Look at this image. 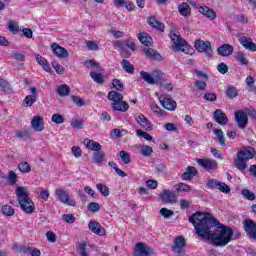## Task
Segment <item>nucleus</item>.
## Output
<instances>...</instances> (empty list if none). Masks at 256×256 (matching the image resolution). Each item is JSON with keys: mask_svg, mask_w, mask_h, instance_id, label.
Here are the masks:
<instances>
[{"mask_svg": "<svg viewBox=\"0 0 256 256\" xmlns=\"http://www.w3.org/2000/svg\"><path fill=\"white\" fill-rule=\"evenodd\" d=\"M188 221L194 225L198 237L207 239L215 247H225L233 239V229L221 224L210 213L196 212Z\"/></svg>", "mask_w": 256, "mask_h": 256, "instance_id": "nucleus-1", "label": "nucleus"}, {"mask_svg": "<svg viewBox=\"0 0 256 256\" xmlns=\"http://www.w3.org/2000/svg\"><path fill=\"white\" fill-rule=\"evenodd\" d=\"M15 193L20 209H22L26 215L35 213V202L29 197V190H27V187L19 186L16 188Z\"/></svg>", "mask_w": 256, "mask_h": 256, "instance_id": "nucleus-2", "label": "nucleus"}, {"mask_svg": "<svg viewBox=\"0 0 256 256\" xmlns=\"http://www.w3.org/2000/svg\"><path fill=\"white\" fill-rule=\"evenodd\" d=\"M256 152L255 148L247 147L241 150H238L237 157L234 160V167L238 169L241 173H245V169H247V161L253 159L255 157Z\"/></svg>", "mask_w": 256, "mask_h": 256, "instance_id": "nucleus-3", "label": "nucleus"}, {"mask_svg": "<svg viewBox=\"0 0 256 256\" xmlns=\"http://www.w3.org/2000/svg\"><path fill=\"white\" fill-rule=\"evenodd\" d=\"M170 39L172 43H174L176 51H182L188 55L193 51V48L187 44V41H185L181 35L175 32H170Z\"/></svg>", "mask_w": 256, "mask_h": 256, "instance_id": "nucleus-4", "label": "nucleus"}, {"mask_svg": "<svg viewBox=\"0 0 256 256\" xmlns=\"http://www.w3.org/2000/svg\"><path fill=\"white\" fill-rule=\"evenodd\" d=\"M114 47H119V49H121V56L124 59H127L130 55L131 52H129L128 49H130L131 51H135V42H133V40H131V38H128L126 40H116L113 43Z\"/></svg>", "mask_w": 256, "mask_h": 256, "instance_id": "nucleus-5", "label": "nucleus"}, {"mask_svg": "<svg viewBox=\"0 0 256 256\" xmlns=\"http://www.w3.org/2000/svg\"><path fill=\"white\" fill-rule=\"evenodd\" d=\"M55 195L57 201H60V203H63L64 205H69V207H75L77 205V202L71 199V196H69L67 190L57 188L55 190Z\"/></svg>", "mask_w": 256, "mask_h": 256, "instance_id": "nucleus-6", "label": "nucleus"}, {"mask_svg": "<svg viewBox=\"0 0 256 256\" xmlns=\"http://www.w3.org/2000/svg\"><path fill=\"white\" fill-rule=\"evenodd\" d=\"M194 47L199 53H206L207 57L213 55V48H211V42L209 41L196 40Z\"/></svg>", "mask_w": 256, "mask_h": 256, "instance_id": "nucleus-7", "label": "nucleus"}, {"mask_svg": "<svg viewBox=\"0 0 256 256\" xmlns=\"http://www.w3.org/2000/svg\"><path fill=\"white\" fill-rule=\"evenodd\" d=\"M243 229L249 239H256V223L252 219L243 221Z\"/></svg>", "mask_w": 256, "mask_h": 256, "instance_id": "nucleus-8", "label": "nucleus"}, {"mask_svg": "<svg viewBox=\"0 0 256 256\" xmlns=\"http://www.w3.org/2000/svg\"><path fill=\"white\" fill-rule=\"evenodd\" d=\"M159 101H160V105L164 109H167V111H175V109H177V102L169 96L161 95L159 97Z\"/></svg>", "mask_w": 256, "mask_h": 256, "instance_id": "nucleus-9", "label": "nucleus"}, {"mask_svg": "<svg viewBox=\"0 0 256 256\" xmlns=\"http://www.w3.org/2000/svg\"><path fill=\"white\" fill-rule=\"evenodd\" d=\"M235 121L239 129H245L249 123V117L245 111L238 110L235 112Z\"/></svg>", "mask_w": 256, "mask_h": 256, "instance_id": "nucleus-10", "label": "nucleus"}, {"mask_svg": "<svg viewBox=\"0 0 256 256\" xmlns=\"http://www.w3.org/2000/svg\"><path fill=\"white\" fill-rule=\"evenodd\" d=\"M160 199L163 203H177V192L171 190H163L160 193Z\"/></svg>", "mask_w": 256, "mask_h": 256, "instance_id": "nucleus-11", "label": "nucleus"}, {"mask_svg": "<svg viewBox=\"0 0 256 256\" xmlns=\"http://www.w3.org/2000/svg\"><path fill=\"white\" fill-rule=\"evenodd\" d=\"M135 120L142 129H145V131H153V124H151V121L145 117L143 114H136Z\"/></svg>", "mask_w": 256, "mask_h": 256, "instance_id": "nucleus-12", "label": "nucleus"}, {"mask_svg": "<svg viewBox=\"0 0 256 256\" xmlns=\"http://www.w3.org/2000/svg\"><path fill=\"white\" fill-rule=\"evenodd\" d=\"M239 43L246 49L247 51H252L255 53L256 51V44L254 43L253 39L247 37V36H242L239 38Z\"/></svg>", "mask_w": 256, "mask_h": 256, "instance_id": "nucleus-13", "label": "nucleus"}, {"mask_svg": "<svg viewBox=\"0 0 256 256\" xmlns=\"http://www.w3.org/2000/svg\"><path fill=\"white\" fill-rule=\"evenodd\" d=\"M213 119L218 123V125H227L229 123V118L227 114L223 112L221 109H216L213 113Z\"/></svg>", "mask_w": 256, "mask_h": 256, "instance_id": "nucleus-14", "label": "nucleus"}, {"mask_svg": "<svg viewBox=\"0 0 256 256\" xmlns=\"http://www.w3.org/2000/svg\"><path fill=\"white\" fill-rule=\"evenodd\" d=\"M30 95L24 99V107H33V103H37V87L32 86L30 88Z\"/></svg>", "mask_w": 256, "mask_h": 256, "instance_id": "nucleus-15", "label": "nucleus"}, {"mask_svg": "<svg viewBox=\"0 0 256 256\" xmlns=\"http://www.w3.org/2000/svg\"><path fill=\"white\" fill-rule=\"evenodd\" d=\"M197 164L200 167H203L204 169H206V171H213V169L217 168V161L212 160V159H198L197 160Z\"/></svg>", "mask_w": 256, "mask_h": 256, "instance_id": "nucleus-16", "label": "nucleus"}, {"mask_svg": "<svg viewBox=\"0 0 256 256\" xmlns=\"http://www.w3.org/2000/svg\"><path fill=\"white\" fill-rule=\"evenodd\" d=\"M198 11L201 13V15H204V17H207V19H210V21H213L217 19V13L215 11L205 5H199Z\"/></svg>", "mask_w": 256, "mask_h": 256, "instance_id": "nucleus-17", "label": "nucleus"}, {"mask_svg": "<svg viewBox=\"0 0 256 256\" xmlns=\"http://www.w3.org/2000/svg\"><path fill=\"white\" fill-rule=\"evenodd\" d=\"M51 49L54 55H56V57H59L60 59H67V57H69V52H67V49L58 45L57 43H53L51 45Z\"/></svg>", "mask_w": 256, "mask_h": 256, "instance_id": "nucleus-18", "label": "nucleus"}, {"mask_svg": "<svg viewBox=\"0 0 256 256\" xmlns=\"http://www.w3.org/2000/svg\"><path fill=\"white\" fill-rule=\"evenodd\" d=\"M185 247V237L177 236L174 239V245L172 246L173 252L181 255L183 248Z\"/></svg>", "mask_w": 256, "mask_h": 256, "instance_id": "nucleus-19", "label": "nucleus"}, {"mask_svg": "<svg viewBox=\"0 0 256 256\" xmlns=\"http://www.w3.org/2000/svg\"><path fill=\"white\" fill-rule=\"evenodd\" d=\"M88 227L95 235H99L100 237L105 235V228H103V226H101L97 221H90Z\"/></svg>", "mask_w": 256, "mask_h": 256, "instance_id": "nucleus-20", "label": "nucleus"}, {"mask_svg": "<svg viewBox=\"0 0 256 256\" xmlns=\"http://www.w3.org/2000/svg\"><path fill=\"white\" fill-rule=\"evenodd\" d=\"M143 53L148 59H152V61H161V59H163L161 54H159V52L153 48H143Z\"/></svg>", "mask_w": 256, "mask_h": 256, "instance_id": "nucleus-21", "label": "nucleus"}, {"mask_svg": "<svg viewBox=\"0 0 256 256\" xmlns=\"http://www.w3.org/2000/svg\"><path fill=\"white\" fill-rule=\"evenodd\" d=\"M136 253H138L139 256H149L153 255V250L142 242H138L136 244Z\"/></svg>", "mask_w": 256, "mask_h": 256, "instance_id": "nucleus-22", "label": "nucleus"}, {"mask_svg": "<svg viewBox=\"0 0 256 256\" xmlns=\"http://www.w3.org/2000/svg\"><path fill=\"white\" fill-rule=\"evenodd\" d=\"M32 129L36 131L37 133H41L44 127L43 117L41 116H34L31 120Z\"/></svg>", "mask_w": 256, "mask_h": 256, "instance_id": "nucleus-23", "label": "nucleus"}, {"mask_svg": "<svg viewBox=\"0 0 256 256\" xmlns=\"http://www.w3.org/2000/svg\"><path fill=\"white\" fill-rule=\"evenodd\" d=\"M234 48L230 44H223L217 49L218 55L220 57H229L230 55H233Z\"/></svg>", "mask_w": 256, "mask_h": 256, "instance_id": "nucleus-24", "label": "nucleus"}, {"mask_svg": "<svg viewBox=\"0 0 256 256\" xmlns=\"http://www.w3.org/2000/svg\"><path fill=\"white\" fill-rule=\"evenodd\" d=\"M148 25H150V27L156 29L157 31H165V24H163V22L157 21V18H155V16L149 17Z\"/></svg>", "mask_w": 256, "mask_h": 256, "instance_id": "nucleus-25", "label": "nucleus"}, {"mask_svg": "<svg viewBox=\"0 0 256 256\" xmlns=\"http://www.w3.org/2000/svg\"><path fill=\"white\" fill-rule=\"evenodd\" d=\"M84 145H85L86 149H89L90 151H95V153L97 151H101V149H103V146H101V144H99L98 142H95V140H91V139H85Z\"/></svg>", "mask_w": 256, "mask_h": 256, "instance_id": "nucleus-26", "label": "nucleus"}, {"mask_svg": "<svg viewBox=\"0 0 256 256\" xmlns=\"http://www.w3.org/2000/svg\"><path fill=\"white\" fill-rule=\"evenodd\" d=\"M111 107L113 111H120L121 113H126V111H129V104H127L123 100L118 102H113L111 104Z\"/></svg>", "mask_w": 256, "mask_h": 256, "instance_id": "nucleus-27", "label": "nucleus"}, {"mask_svg": "<svg viewBox=\"0 0 256 256\" xmlns=\"http://www.w3.org/2000/svg\"><path fill=\"white\" fill-rule=\"evenodd\" d=\"M197 175V169L193 166H188L186 172L182 174L183 181H191Z\"/></svg>", "mask_w": 256, "mask_h": 256, "instance_id": "nucleus-28", "label": "nucleus"}, {"mask_svg": "<svg viewBox=\"0 0 256 256\" xmlns=\"http://www.w3.org/2000/svg\"><path fill=\"white\" fill-rule=\"evenodd\" d=\"M138 39L140 43H142V45H145L146 47H151V45L153 44V38H151L149 34L145 32L139 33Z\"/></svg>", "mask_w": 256, "mask_h": 256, "instance_id": "nucleus-29", "label": "nucleus"}, {"mask_svg": "<svg viewBox=\"0 0 256 256\" xmlns=\"http://www.w3.org/2000/svg\"><path fill=\"white\" fill-rule=\"evenodd\" d=\"M178 12L182 17H191V6L187 2H183L178 6Z\"/></svg>", "mask_w": 256, "mask_h": 256, "instance_id": "nucleus-30", "label": "nucleus"}, {"mask_svg": "<svg viewBox=\"0 0 256 256\" xmlns=\"http://www.w3.org/2000/svg\"><path fill=\"white\" fill-rule=\"evenodd\" d=\"M35 59L39 65L46 71V73H51V66H49V63L47 62V59L43 58V56L37 54L35 56Z\"/></svg>", "mask_w": 256, "mask_h": 256, "instance_id": "nucleus-31", "label": "nucleus"}, {"mask_svg": "<svg viewBox=\"0 0 256 256\" xmlns=\"http://www.w3.org/2000/svg\"><path fill=\"white\" fill-rule=\"evenodd\" d=\"M86 69H90L91 71H98V73H101L103 71V68H101V65L99 62H96L95 60H86L85 61Z\"/></svg>", "mask_w": 256, "mask_h": 256, "instance_id": "nucleus-32", "label": "nucleus"}, {"mask_svg": "<svg viewBox=\"0 0 256 256\" xmlns=\"http://www.w3.org/2000/svg\"><path fill=\"white\" fill-rule=\"evenodd\" d=\"M121 65L122 69L126 71V73H129L130 75L135 73V67H133V64H131L127 59H123Z\"/></svg>", "mask_w": 256, "mask_h": 256, "instance_id": "nucleus-33", "label": "nucleus"}, {"mask_svg": "<svg viewBox=\"0 0 256 256\" xmlns=\"http://www.w3.org/2000/svg\"><path fill=\"white\" fill-rule=\"evenodd\" d=\"M235 59L236 61H238V63H240V65H243L244 67H247V65H249V60L247 59V56H245V53L241 51L237 52V54L235 55Z\"/></svg>", "mask_w": 256, "mask_h": 256, "instance_id": "nucleus-34", "label": "nucleus"}, {"mask_svg": "<svg viewBox=\"0 0 256 256\" xmlns=\"http://www.w3.org/2000/svg\"><path fill=\"white\" fill-rule=\"evenodd\" d=\"M109 101H113V103H117L119 101H123V95L117 91H110L108 93Z\"/></svg>", "mask_w": 256, "mask_h": 256, "instance_id": "nucleus-35", "label": "nucleus"}, {"mask_svg": "<svg viewBox=\"0 0 256 256\" xmlns=\"http://www.w3.org/2000/svg\"><path fill=\"white\" fill-rule=\"evenodd\" d=\"M175 190L177 193H189V191H191V187L189 184L180 182L175 185Z\"/></svg>", "mask_w": 256, "mask_h": 256, "instance_id": "nucleus-36", "label": "nucleus"}, {"mask_svg": "<svg viewBox=\"0 0 256 256\" xmlns=\"http://www.w3.org/2000/svg\"><path fill=\"white\" fill-rule=\"evenodd\" d=\"M57 93L60 97H67L71 93V88L67 84L60 85Z\"/></svg>", "mask_w": 256, "mask_h": 256, "instance_id": "nucleus-37", "label": "nucleus"}, {"mask_svg": "<svg viewBox=\"0 0 256 256\" xmlns=\"http://www.w3.org/2000/svg\"><path fill=\"white\" fill-rule=\"evenodd\" d=\"M214 135H216V141L225 147V135L223 134V130L215 129L213 130Z\"/></svg>", "mask_w": 256, "mask_h": 256, "instance_id": "nucleus-38", "label": "nucleus"}, {"mask_svg": "<svg viewBox=\"0 0 256 256\" xmlns=\"http://www.w3.org/2000/svg\"><path fill=\"white\" fill-rule=\"evenodd\" d=\"M90 77L95 83H98V85H103V83H105V79L103 78V75H101V73L92 71L90 72Z\"/></svg>", "mask_w": 256, "mask_h": 256, "instance_id": "nucleus-39", "label": "nucleus"}, {"mask_svg": "<svg viewBox=\"0 0 256 256\" xmlns=\"http://www.w3.org/2000/svg\"><path fill=\"white\" fill-rule=\"evenodd\" d=\"M93 159L97 165H101L103 161H105V153L100 151H96L93 154Z\"/></svg>", "mask_w": 256, "mask_h": 256, "instance_id": "nucleus-40", "label": "nucleus"}, {"mask_svg": "<svg viewBox=\"0 0 256 256\" xmlns=\"http://www.w3.org/2000/svg\"><path fill=\"white\" fill-rule=\"evenodd\" d=\"M140 76H141V79H143V81H146V83H149L150 85H153L155 83V78H153L151 74L145 71H141Z\"/></svg>", "mask_w": 256, "mask_h": 256, "instance_id": "nucleus-41", "label": "nucleus"}, {"mask_svg": "<svg viewBox=\"0 0 256 256\" xmlns=\"http://www.w3.org/2000/svg\"><path fill=\"white\" fill-rule=\"evenodd\" d=\"M96 189H98V191L101 193V195H103V197H109V187H107L106 185L99 183L96 184Z\"/></svg>", "mask_w": 256, "mask_h": 256, "instance_id": "nucleus-42", "label": "nucleus"}, {"mask_svg": "<svg viewBox=\"0 0 256 256\" xmlns=\"http://www.w3.org/2000/svg\"><path fill=\"white\" fill-rule=\"evenodd\" d=\"M140 153L144 157H151V154L153 153V148L149 145H143L140 148Z\"/></svg>", "mask_w": 256, "mask_h": 256, "instance_id": "nucleus-43", "label": "nucleus"}, {"mask_svg": "<svg viewBox=\"0 0 256 256\" xmlns=\"http://www.w3.org/2000/svg\"><path fill=\"white\" fill-rule=\"evenodd\" d=\"M2 213L6 215V217H13V215H15V209L10 205H4L2 207Z\"/></svg>", "mask_w": 256, "mask_h": 256, "instance_id": "nucleus-44", "label": "nucleus"}, {"mask_svg": "<svg viewBox=\"0 0 256 256\" xmlns=\"http://www.w3.org/2000/svg\"><path fill=\"white\" fill-rule=\"evenodd\" d=\"M18 169L21 173H31V165H29L28 162H20Z\"/></svg>", "mask_w": 256, "mask_h": 256, "instance_id": "nucleus-45", "label": "nucleus"}, {"mask_svg": "<svg viewBox=\"0 0 256 256\" xmlns=\"http://www.w3.org/2000/svg\"><path fill=\"white\" fill-rule=\"evenodd\" d=\"M52 123H55V125H61L65 123V118H63V115L56 113L52 115Z\"/></svg>", "mask_w": 256, "mask_h": 256, "instance_id": "nucleus-46", "label": "nucleus"}, {"mask_svg": "<svg viewBox=\"0 0 256 256\" xmlns=\"http://www.w3.org/2000/svg\"><path fill=\"white\" fill-rule=\"evenodd\" d=\"M8 29L9 31H11V33H13L14 35H16V33H19V23L11 20L8 23Z\"/></svg>", "mask_w": 256, "mask_h": 256, "instance_id": "nucleus-47", "label": "nucleus"}, {"mask_svg": "<svg viewBox=\"0 0 256 256\" xmlns=\"http://www.w3.org/2000/svg\"><path fill=\"white\" fill-rule=\"evenodd\" d=\"M121 161L125 163V165H129L131 163V155L127 151H120Z\"/></svg>", "mask_w": 256, "mask_h": 256, "instance_id": "nucleus-48", "label": "nucleus"}, {"mask_svg": "<svg viewBox=\"0 0 256 256\" xmlns=\"http://www.w3.org/2000/svg\"><path fill=\"white\" fill-rule=\"evenodd\" d=\"M15 135L18 139H29L31 137V133L28 130H18Z\"/></svg>", "mask_w": 256, "mask_h": 256, "instance_id": "nucleus-49", "label": "nucleus"}, {"mask_svg": "<svg viewBox=\"0 0 256 256\" xmlns=\"http://www.w3.org/2000/svg\"><path fill=\"white\" fill-rule=\"evenodd\" d=\"M77 251L80 256H88L87 254V244L85 242L79 243L77 246Z\"/></svg>", "mask_w": 256, "mask_h": 256, "instance_id": "nucleus-50", "label": "nucleus"}, {"mask_svg": "<svg viewBox=\"0 0 256 256\" xmlns=\"http://www.w3.org/2000/svg\"><path fill=\"white\" fill-rule=\"evenodd\" d=\"M136 135L142 137L146 141H153V136L143 130H136Z\"/></svg>", "mask_w": 256, "mask_h": 256, "instance_id": "nucleus-51", "label": "nucleus"}, {"mask_svg": "<svg viewBox=\"0 0 256 256\" xmlns=\"http://www.w3.org/2000/svg\"><path fill=\"white\" fill-rule=\"evenodd\" d=\"M51 65H52L53 69L56 71V73H58V75H63V73L65 72V68H63V66H61V64L56 63L55 60H53L51 62Z\"/></svg>", "mask_w": 256, "mask_h": 256, "instance_id": "nucleus-52", "label": "nucleus"}, {"mask_svg": "<svg viewBox=\"0 0 256 256\" xmlns=\"http://www.w3.org/2000/svg\"><path fill=\"white\" fill-rule=\"evenodd\" d=\"M242 195L245 199H248V201H255V193L251 192L249 189H243Z\"/></svg>", "mask_w": 256, "mask_h": 256, "instance_id": "nucleus-53", "label": "nucleus"}, {"mask_svg": "<svg viewBox=\"0 0 256 256\" xmlns=\"http://www.w3.org/2000/svg\"><path fill=\"white\" fill-rule=\"evenodd\" d=\"M217 189L225 194L231 193V188L225 182H218Z\"/></svg>", "mask_w": 256, "mask_h": 256, "instance_id": "nucleus-54", "label": "nucleus"}, {"mask_svg": "<svg viewBox=\"0 0 256 256\" xmlns=\"http://www.w3.org/2000/svg\"><path fill=\"white\" fill-rule=\"evenodd\" d=\"M87 209L91 213H97L101 209V206L97 202H91L88 204Z\"/></svg>", "mask_w": 256, "mask_h": 256, "instance_id": "nucleus-55", "label": "nucleus"}, {"mask_svg": "<svg viewBox=\"0 0 256 256\" xmlns=\"http://www.w3.org/2000/svg\"><path fill=\"white\" fill-rule=\"evenodd\" d=\"M160 215L164 217V219H169V217H173V215H175V212L167 208H162L160 210Z\"/></svg>", "mask_w": 256, "mask_h": 256, "instance_id": "nucleus-56", "label": "nucleus"}, {"mask_svg": "<svg viewBox=\"0 0 256 256\" xmlns=\"http://www.w3.org/2000/svg\"><path fill=\"white\" fill-rule=\"evenodd\" d=\"M84 121L83 119H72L71 120V127L74 129H83Z\"/></svg>", "mask_w": 256, "mask_h": 256, "instance_id": "nucleus-57", "label": "nucleus"}, {"mask_svg": "<svg viewBox=\"0 0 256 256\" xmlns=\"http://www.w3.org/2000/svg\"><path fill=\"white\" fill-rule=\"evenodd\" d=\"M7 181L11 185H15L17 183V174L15 173V171H10L8 173Z\"/></svg>", "mask_w": 256, "mask_h": 256, "instance_id": "nucleus-58", "label": "nucleus"}, {"mask_svg": "<svg viewBox=\"0 0 256 256\" xmlns=\"http://www.w3.org/2000/svg\"><path fill=\"white\" fill-rule=\"evenodd\" d=\"M217 70L222 74L225 75L229 72V66H227V64L221 62L220 64H218L217 66Z\"/></svg>", "mask_w": 256, "mask_h": 256, "instance_id": "nucleus-59", "label": "nucleus"}, {"mask_svg": "<svg viewBox=\"0 0 256 256\" xmlns=\"http://www.w3.org/2000/svg\"><path fill=\"white\" fill-rule=\"evenodd\" d=\"M194 85L197 87L198 91H205V89H207V82L205 81L197 80L194 82Z\"/></svg>", "mask_w": 256, "mask_h": 256, "instance_id": "nucleus-60", "label": "nucleus"}, {"mask_svg": "<svg viewBox=\"0 0 256 256\" xmlns=\"http://www.w3.org/2000/svg\"><path fill=\"white\" fill-rule=\"evenodd\" d=\"M227 96L229 97V99H233L235 97H237L238 93H237V88L235 87H229L226 91Z\"/></svg>", "mask_w": 256, "mask_h": 256, "instance_id": "nucleus-61", "label": "nucleus"}, {"mask_svg": "<svg viewBox=\"0 0 256 256\" xmlns=\"http://www.w3.org/2000/svg\"><path fill=\"white\" fill-rule=\"evenodd\" d=\"M218 185H219V181H217L215 179H210L206 183V187L208 189H217Z\"/></svg>", "mask_w": 256, "mask_h": 256, "instance_id": "nucleus-62", "label": "nucleus"}, {"mask_svg": "<svg viewBox=\"0 0 256 256\" xmlns=\"http://www.w3.org/2000/svg\"><path fill=\"white\" fill-rule=\"evenodd\" d=\"M112 85L117 91H123L124 89L123 83L119 79H114Z\"/></svg>", "mask_w": 256, "mask_h": 256, "instance_id": "nucleus-63", "label": "nucleus"}, {"mask_svg": "<svg viewBox=\"0 0 256 256\" xmlns=\"http://www.w3.org/2000/svg\"><path fill=\"white\" fill-rule=\"evenodd\" d=\"M62 219L66 223H75V216L73 214H64Z\"/></svg>", "mask_w": 256, "mask_h": 256, "instance_id": "nucleus-64", "label": "nucleus"}]
</instances>
